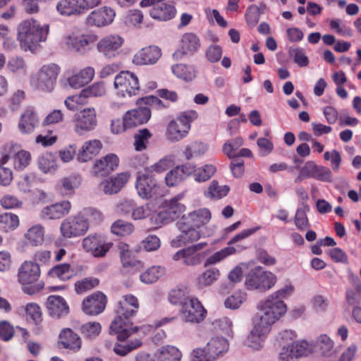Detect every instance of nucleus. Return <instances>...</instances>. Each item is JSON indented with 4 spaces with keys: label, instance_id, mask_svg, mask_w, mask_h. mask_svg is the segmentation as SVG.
I'll list each match as a JSON object with an SVG mask.
<instances>
[{
    "label": "nucleus",
    "instance_id": "obj_1",
    "mask_svg": "<svg viewBox=\"0 0 361 361\" xmlns=\"http://www.w3.org/2000/svg\"><path fill=\"white\" fill-rule=\"evenodd\" d=\"M291 285L278 290L270 295L265 300L260 301L254 320V327L248 336L246 343L250 348L259 350L262 343L270 332L271 326L286 312V305L282 300L293 292Z\"/></svg>",
    "mask_w": 361,
    "mask_h": 361
},
{
    "label": "nucleus",
    "instance_id": "obj_2",
    "mask_svg": "<svg viewBox=\"0 0 361 361\" xmlns=\"http://www.w3.org/2000/svg\"><path fill=\"white\" fill-rule=\"evenodd\" d=\"M138 299L132 294L123 296L116 309V317L111 322L110 331L117 335L118 341H126L132 334L138 331L137 326H133L132 318L138 312Z\"/></svg>",
    "mask_w": 361,
    "mask_h": 361
},
{
    "label": "nucleus",
    "instance_id": "obj_3",
    "mask_svg": "<svg viewBox=\"0 0 361 361\" xmlns=\"http://www.w3.org/2000/svg\"><path fill=\"white\" fill-rule=\"evenodd\" d=\"M49 30V25H41L33 18L26 19L18 26L17 39L25 50H32L39 42L46 41Z\"/></svg>",
    "mask_w": 361,
    "mask_h": 361
},
{
    "label": "nucleus",
    "instance_id": "obj_4",
    "mask_svg": "<svg viewBox=\"0 0 361 361\" xmlns=\"http://www.w3.org/2000/svg\"><path fill=\"white\" fill-rule=\"evenodd\" d=\"M39 264L32 261H25L18 270V281L22 286V290L28 295H35L44 287L40 280Z\"/></svg>",
    "mask_w": 361,
    "mask_h": 361
},
{
    "label": "nucleus",
    "instance_id": "obj_5",
    "mask_svg": "<svg viewBox=\"0 0 361 361\" xmlns=\"http://www.w3.org/2000/svg\"><path fill=\"white\" fill-rule=\"evenodd\" d=\"M198 113L195 110L180 112L176 119H172L167 125L166 137L171 142H178L188 135L191 123L197 120Z\"/></svg>",
    "mask_w": 361,
    "mask_h": 361
},
{
    "label": "nucleus",
    "instance_id": "obj_6",
    "mask_svg": "<svg viewBox=\"0 0 361 361\" xmlns=\"http://www.w3.org/2000/svg\"><path fill=\"white\" fill-rule=\"evenodd\" d=\"M276 281L277 277L274 273L257 267L247 274L245 285L247 290L266 292L274 287Z\"/></svg>",
    "mask_w": 361,
    "mask_h": 361
},
{
    "label": "nucleus",
    "instance_id": "obj_7",
    "mask_svg": "<svg viewBox=\"0 0 361 361\" xmlns=\"http://www.w3.org/2000/svg\"><path fill=\"white\" fill-rule=\"evenodd\" d=\"M97 40V35L93 32L82 33L80 31H74L64 37V42L67 48L80 55L87 54Z\"/></svg>",
    "mask_w": 361,
    "mask_h": 361
},
{
    "label": "nucleus",
    "instance_id": "obj_8",
    "mask_svg": "<svg viewBox=\"0 0 361 361\" xmlns=\"http://www.w3.org/2000/svg\"><path fill=\"white\" fill-rule=\"evenodd\" d=\"M60 71V67L56 63L44 65L32 78L31 83L39 90L51 92L54 89Z\"/></svg>",
    "mask_w": 361,
    "mask_h": 361
},
{
    "label": "nucleus",
    "instance_id": "obj_9",
    "mask_svg": "<svg viewBox=\"0 0 361 361\" xmlns=\"http://www.w3.org/2000/svg\"><path fill=\"white\" fill-rule=\"evenodd\" d=\"M89 229V221L81 213L66 218L61 224V234L65 238L84 235Z\"/></svg>",
    "mask_w": 361,
    "mask_h": 361
},
{
    "label": "nucleus",
    "instance_id": "obj_10",
    "mask_svg": "<svg viewBox=\"0 0 361 361\" xmlns=\"http://www.w3.org/2000/svg\"><path fill=\"white\" fill-rule=\"evenodd\" d=\"M135 188L139 196L143 199L157 198L163 195L160 185L148 171L137 176Z\"/></svg>",
    "mask_w": 361,
    "mask_h": 361
},
{
    "label": "nucleus",
    "instance_id": "obj_11",
    "mask_svg": "<svg viewBox=\"0 0 361 361\" xmlns=\"http://www.w3.org/2000/svg\"><path fill=\"white\" fill-rule=\"evenodd\" d=\"M114 85L123 97L137 95L140 90L137 76L129 71H122L117 74Z\"/></svg>",
    "mask_w": 361,
    "mask_h": 361
},
{
    "label": "nucleus",
    "instance_id": "obj_12",
    "mask_svg": "<svg viewBox=\"0 0 361 361\" xmlns=\"http://www.w3.org/2000/svg\"><path fill=\"white\" fill-rule=\"evenodd\" d=\"M207 246V243L201 242L191 246L183 248L176 252L173 256L175 261L183 260L186 266H196L202 263L203 255L198 251Z\"/></svg>",
    "mask_w": 361,
    "mask_h": 361
},
{
    "label": "nucleus",
    "instance_id": "obj_13",
    "mask_svg": "<svg viewBox=\"0 0 361 361\" xmlns=\"http://www.w3.org/2000/svg\"><path fill=\"white\" fill-rule=\"evenodd\" d=\"M124 39L118 35H109L102 37L97 43V49L104 58L111 59L116 57Z\"/></svg>",
    "mask_w": 361,
    "mask_h": 361
},
{
    "label": "nucleus",
    "instance_id": "obj_14",
    "mask_svg": "<svg viewBox=\"0 0 361 361\" xmlns=\"http://www.w3.org/2000/svg\"><path fill=\"white\" fill-rule=\"evenodd\" d=\"M97 125V114L94 108H85L75 116L74 130L79 134L92 130Z\"/></svg>",
    "mask_w": 361,
    "mask_h": 361
},
{
    "label": "nucleus",
    "instance_id": "obj_15",
    "mask_svg": "<svg viewBox=\"0 0 361 361\" xmlns=\"http://www.w3.org/2000/svg\"><path fill=\"white\" fill-rule=\"evenodd\" d=\"M181 314L187 322L200 323L205 319L207 310L200 300L192 298L181 307Z\"/></svg>",
    "mask_w": 361,
    "mask_h": 361
},
{
    "label": "nucleus",
    "instance_id": "obj_16",
    "mask_svg": "<svg viewBox=\"0 0 361 361\" xmlns=\"http://www.w3.org/2000/svg\"><path fill=\"white\" fill-rule=\"evenodd\" d=\"M312 352V344L305 341L292 343L284 346L279 353V358L282 361H294L300 357L307 356Z\"/></svg>",
    "mask_w": 361,
    "mask_h": 361
},
{
    "label": "nucleus",
    "instance_id": "obj_17",
    "mask_svg": "<svg viewBox=\"0 0 361 361\" xmlns=\"http://www.w3.org/2000/svg\"><path fill=\"white\" fill-rule=\"evenodd\" d=\"M106 304V296L103 293L97 291L84 299L82 310L88 315H98L104 311Z\"/></svg>",
    "mask_w": 361,
    "mask_h": 361
},
{
    "label": "nucleus",
    "instance_id": "obj_18",
    "mask_svg": "<svg viewBox=\"0 0 361 361\" xmlns=\"http://www.w3.org/2000/svg\"><path fill=\"white\" fill-rule=\"evenodd\" d=\"M119 159L114 154H109L96 159L92 166V173L97 177L107 176L118 166Z\"/></svg>",
    "mask_w": 361,
    "mask_h": 361
},
{
    "label": "nucleus",
    "instance_id": "obj_19",
    "mask_svg": "<svg viewBox=\"0 0 361 361\" xmlns=\"http://www.w3.org/2000/svg\"><path fill=\"white\" fill-rule=\"evenodd\" d=\"M72 208L68 200H62L49 204L42 209L39 215L44 220H57L68 215Z\"/></svg>",
    "mask_w": 361,
    "mask_h": 361
},
{
    "label": "nucleus",
    "instance_id": "obj_20",
    "mask_svg": "<svg viewBox=\"0 0 361 361\" xmlns=\"http://www.w3.org/2000/svg\"><path fill=\"white\" fill-rule=\"evenodd\" d=\"M116 16L115 11L111 7L104 6L92 11L87 17V23L91 26L104 27L110 25Z\"/></svg>",
    "mask_w": 361,
    "mask_h": 361
},
{
    "label": "nucleus",
    "instance_id": "obj_21",
    "mask_svg": "<svg viewBox=\"0 0 361 361\" xmlns=\"http://www.w3.org/2000/svg\"><path fill=\"white\" fill-rule=\"evenodd\" d=\"M82 247L88 252H91L94 257H104L109 250L111 244L106 243L99 235H90L82 240Z\"/></svg>",
    "mask_w": 361,
    "mask_h": 361
},
{
    "label": "nucleus",
    "instance_id": "obj_22",
    "mask_svg": "<svg viewBox=\"0 0 361 361\" xmlns=\"http://www.w3.org/2000/svg\"><path fill=\"white\" fill-rule=\"evenodd\" d=\"M82 176L78 173H71L59 180L54 185L56 193L62 196H71L75 193L82 183Z\"/></svg>",
    "mask_w": 361,
    "mask_h": 361
},
{
    "label": "nucleus",
    "instance_id": "obj_23",
    "mask_svg": "<svg viewBox=\"0 0 361 361\" xmlns=\"http://www.w3.org/2000/svg\"><path fill=\"white\" fill-rule=\"evenodd\" d=\"M179 224L180 233L171 240L172 247H179L186 245L197 241L201 238L200 231L192 226H188L184 221L179 223Z\"/></svg>",
    "mask_w": 361,
    "mask_h": 361
},
{
    "label": "nucleus",
    "instance_id": "obj_24",
    "mask_svg": "<svg viewBox=\"0 0 361 361\" xmlns=\"http://www.w3.org/2000/svg\"><path fill=\"white\" fill-rule=\"evenodd\" d=\"M59 344L63 348L76 353L82 348V340L80 336L73 330L64 328L59 334Z\"/></svg>",
    "mask_w": 361,
    "mask_h": 361
},
{
    "label": "nucleus",
    "instance_id": "obj_25",
    "mask_svg": "<svg viewBox=\"0 0 361 361\" xmlns=\"http://www.w3.org/2000/svg\"><path fill=\"white\" fill-rule=\"evenodd\" d=\"M161 56V49L157 46H149L138 51L133 56V62L139 66L154 64Z\"/></svg>",
    "mask_w": 361,
    "mask_h": 361
},
{
    "label": "nucleus",
    "instance_id": "obj_26",
    "mask_svg": "<svg viewBox=\"0 0 361 361\" xmlns=\"http://www.w3.org/2000/svg\"><path fill=\"white\" fill-rule=\"evenodd\" d=\"M193 168L192 164L178 166L168 172L165 176L166 184L169 187L176 186L183 182L188 176L192 175Z\"/></svg>",
    "mask_w": 361,
    "mask_h": 361
},
{
    "label": "nucleus",
    "instance_id": "obj_27",
    "mask_svg": "<svg viewBox=\"0 0 361 361\" xmlns=\"http://www.w3.org/2000/svg\"><path fill=\"white\" fill-rule=\"evenodd\" d=\"M38 123V116L34 108L28 106L20 115L18 126L22 134H29L34 131Z\"/></svg>",
    "mask_w": 361,
    "mask_h": 361
},
{
    "label": "nucleus",
    "instance_id": "obj_28",
    "mask_svg": "<svg viewBox=\"0 0 361 361\" xmlns=\"http://www.w3.org/2000/svg\"><path fill=\"white\" fill-rule=\"evenodd\" d=\"M130 176V173L122 172L110 179L102 181L99 186L102 188L105 194L112 195L117 193L126 184Z\"/></svg>",
    "mask_w": 361,
    "mask_h": 361
},
{
    "label": "nucleus",
    "instance_id": "obj_29",
    "mask_svg": "<svg viewBox=\"0 0 361 361\" xmlns=\"http://www.w3.org/2000/svg\"><path fill=\"white\" fill-rule=\"evenodd\" d=\"M118 249L120 251L121 261L124 268L128 269L129 271H132L133 272L140 271L144 268V263L133 256L128 244L120 243L118 245Z\"/></svg>",
    "mask_w": 361,
    "mask_h": 361
},
{
    "label": "nucleus",
    "instance_id": "obj_30",
    "mask_svg": "<svg viewBox=\"0 0 361 361\" xmlns=\"http://www.w3.org/2000/svg\"><path fill=\"white\" fill-rule=\"evenodd\" d=\"M47 307L49 314L54 318L59 319L66 316L69 307L65 299L59 295H50L47 298Z\"/></svg>",
    "mask_w": 361,
    "mask_h": 361
},
{
    "label": "nucleus",
    "instance_id": "obj_31",
    "mask_svg": "<svg viewBox=\"0 0 361 361\" xmlns=\"http://www.w3.org/2000/svg\"><path fill=\"white\" fill-rule=\"evenodd\" d=\"M124 116L127 126L131 128L147 123L151 117V110L148 107H139L128 111Z\"/></svg>",
    "mask_w": 361,
    "mask_h": 361
},
{
    "label": "nucleus",
    "instance_id": "obj_32",
    "mask_svg": "<svg viewBox=\"0 0 361 361\" xmlns=\"http://www.w3.org/2000/svg\"><path fill=\"white\" fill-rule=\"evenodd\" d=\"M176 13V7L160 0L157 5H154L149 11L150 16L156 20L166 21L173 18Z\"/></svg>",
    "mask_w": 361,
    "mask_h": 361
},
{
    "label": "nucleus",
    "instance_id": "obj_33",
    "mask_svg": "<svg viewBox=\"0 0 361 361\" xmlns=\"http://www.w3.org/2000/svg\"><path fill=\"white\" fill-rule=\"evenodd\" d=\"M211 216V212L208 209L201 208L190 212L187 216H183L182 220L188 226L197 229L207 224L210 221Z\"/></svg>",
    "mask_w": 361,
    "mask_h": 361
},
{
    "label": "nucleus",
    "instance_id": "obj_34",
    "mask_svg": "<svg viewBox=\"0 0 361 361\" xmlns=\"http://www.w3.org/2000/svg\"><path fill=\"white\" fill-rule=\"evenodd\" d=\"M94 76V69L91 66H87L78 72H74L68 78L67 82L71 87L78 89L91 82Z\"/></svg>",
    "mask_w": 361,
    "mask_h": 361
},
{
    "label": "nucleus",
    "instance_id": "obj_35",
    "mask_svg": "<svg viewBox=\"0 0 361 361\" xmlns=\"http://www.w3.org/2000/svg\"><path fill=\"white\" fill-rule=\"evenodd\" d=\"M102 143L99 140L85 142L79 150L77 159L80 162H87L97 156L102 149Z\"/></svg>",
    "mask_w": 361,
    "mask_h": 361
},
{
    "label": "nucleus",
    "instance_id": "obj_36",
    "mask_svg": "<svg viewBox=\"0 0 361 361\" xmlns=\"http://www.w3.org/2000/svg\"><path fill=\"white\" fill-rule=\"evenodd\" d=\"M75 275V271L69 263L59 264L51 267L47 272V277L67 281Z\"/></svg>",
    "mask_w": 361,
    "mask_h": 361
},
{
    "label": "nucleus",
    "instance_id": "obj_37",
    "mask_svg": "<svg viewBox=\"0 0 361 361\" xmlns=\"http://www.w3.org/2000/svg\"><path fill=\"white\" fill-rule=\"evenodd\" d=\"M312 352L321 354L322 356L331 357L334 353V343L326 334L319 336L314 344L312 345Z\"/></svg>",
    "mask_w": 361,
    "mask_h": 361
},
{
    "label": "nucleus",
    "instance_id": "obj_38",
    "mask_svg": "<svg viewBox=\"0 0 361 361\" xmlns=\"http://www.w3.org/2000/svg\"><path fill=\"white\" fill-rule=\"evenodd\" d=\"M228 343L223 337L212 338L207 345V350L210 357L214 360L219 355L227 352L228 350Z\"/></svg>",
    "mask_w": 361,
    "mask_h": 361
},
{
    "label": "nucleus",
    "instance_id": "obj_39",
    "mask_svg": "<svg viewBox=\"0 0 361 361\" xmlns=\"http://www.w3.org/2000/svg\"><path fill=\"white\" fill-rule=\"evenodd\" d=\"M60 14L70 16L82 13L80 0H61L56 5Z\"/></svg>",
    "mask_w": 361,
    "mask_h": 361
},
{
    "label": "nucleus",
    "instance_id": "obj_40",
    "mask_svg": "<svg viewBox=\"0 0 361 361\" xmlns=\"http://www.w3.org/2000/svg\"><path fill=\"white\" fill-rule=\"evenodd\" d=\"M200 47L199 37L194 33H185L181 38L180 48L183 54H191Z\"/></svg>",
    "mask_w": 361,
    "mask_h": 361
},
{
    "label": "nucleus",
    "instance_id": "obj_41",
    "mask_svg": "<svg viewBox=\"0 0 361 361\" xmlns=\"http://www.w3.org/2000/svg\"><path fill=\"white\" fill-rule=\"evenodd\" d=\"M25 237L30 245H41L44 240V227L42 224H35L27 230Z\"/></svg>",
    "mask_w": 361,
    "mask_h": 361
},
{
    "label": "nucleus",
    "instance_id": "obj_42",
    "mask_svg": "<svg viewBox=\"0 0 361 361\" xmlns=\"http://www.w3.org/2000/svg\"><path fill=\"white\" fill-rule=\"evenodd\" d=\"M191 298L188 288L185 286H177L169 293V301L173 305H180L181 307Z\"/></svg>",
    "mask_w": 361,
    "mask_h": 361
},
{
    "label": "nucleus",
    "instance_id": "obj_43",
    "mask_svg": "<svg viewBox=\"0 0 361 361\" xmlns=\"http://www.w3.org/2000/svg\"><path fill=\"white\" fill-rule=\"evenodd\" d=\"M0 216V228L4 232L14 231L20 224L18 216L13 213L2 212Z\"/></svg>",
    "mask_w": 361,
    "mask_h": 361
},
{
    "label": "nucleus",
    "instance_id": "obj_44",
    "mask_svg": "<svg viewBox=\"0 0 361 361\" xmlns=\"http://www.w3.org/2000/svg\"><path fill=\"white\" fill-rule=\"evenodd\" d=\"M37 164L44 173H54L58 169L55 157L51 154H44L39 157Z\"/></svg>",
    "mask_w": 361,
    "mask_h": 361
},
{
    "label": "nucleus",
    "instance_id": "obj_45",
    "mask_svg": "<svg viewBox=\"0 0 361 361\" xmlns=\"http://www.w3.org/2000/svg\"><path fill=\"white\" fill-rule=\"evenodd\" d=\"M165 274V269L160 266H152L140 275V281L146 284L156 282Z\"/></svg>",
    "mask_w": 361,
    "mask_h": 361
},
{
    "label": "nucleus",
    "instance_id": "obj_46",
    "mask_svg": "<svg viewBox=\"0 0 361 361\" xmlns=\"http://www.w3.org/2000/svg\"><path fill=\"white\" fill-rule=\"evenodd\" d=\"M220 276L221 272L218 268L207 269L197 277L198 286L201 288L211 286L219 279Z\"/></svg>",
    "mask_w": 361,
    "mask_h": 361
},
{
    "label": "nucleus",
    "instance_id": "obj_47",
    "mask_svg": "<svg viewBox=\"0 0 361 361\" xmlns=\"http://www.w3.org/2000/svg\"><path fill=\"white\" fill-rule=\"evenodd\" d=\"M134 225L123 219H118L111 226V231L117 236H127L134 231Z\"/></svg>",
    "mask_w": 361,
    "mask_h": 361
},
{
    "label": "nucleus",
    "instance_id": "obj_48",
    "mask_svg": "<svg viewBox=\"0 0 361 361\" xmlns=\"http://www.w3.org/2000/svg\"><path fill=\"white\" fill-rule=\"evenodd\" d=\"M193 171L192 175L195 180L197 182H205L208 180L211 177L216 173V169L212 164H205L204 166L195 168V166L192 165Z\"/></svg>",
    "mask_w": 361,
    "mask_h": 361
},
{
    "label": "nucleus",
    "instance_id": "obj_49",
    "mask_svg": "<svg viewBox=\"0 0 361 361\" xmlns=\"http://www.w3.org/2000/svg\"><path fill=\"white\" fill-rule=\"evenodd\" d=\"M181 352L175 346L166 345L161 347L158 356V361H180Z\"/></svg>",
    "mask_w": 361,
    "mask_h": 361
},
{
    "label": "nucleus",
    "instance_id": "obj_50",
    "mask_svg": "<svg viewBox=\"0 0 361 361\" xmlns=\"http://www.w3.org/2000/svg\"><path fill=\"white\" fill-rule=\"evenodd\" d=\"M236 252V249L232 246L226 247L219 251L214 252L209 256L205 261L204 266L214 265L223 260L228 257L234 255Z\"/></svg>",
    "mask_w": 361,
    "mask_h": 361
},
{
    "label": "nucleus",
    "instance_id": "obj_51",
    "mask_svg": "<svg viewBox=\"0 0 361 361\" xmlns=\"http://www.w3.org/2000/svg\"><path fill=\"white\" fill-rule=\"evenodd\" d=\"M31 154L29 152L19 148L13 153V166L16 170H23L30 163Z\"/></svg>",
    "mask_w": 361,
    "mask_h": 361
},
{
    "label": "nucleus",
    "instance_id": "obj_52",
    "mask_svg": "<svg viewBox=\"0 0 361 361\" xmlns=\"http://www.w3.org/2000/svg\"><path fill=\"white\" fill-rule=\"evenodd\" d=\"M229 190L228 185H219L218 181L214 180L208 187L206 195L212 199H221L227 195Z\"/></svg>",
    "mask_w": 361,
    "mask_h": 361
},
{
    "label": "nucleus",
    "instance_id": "obj_53",
    "mask_svg": "<svg viewBox=\"0 0 361 361\" xmlns=\"http://www.w3.org/2000/svg\"><path fill=\"white\" fill-rule=\"evenodd\" d=\"M243 140L240 137L227 140L223 146L224 153L229 158L238 157V149L243 145Z\"/></svg>",
    "mask_w": 361,
    "mask_h": 361
},
{
    "label": "nucleus",
    "instance_id": "obj_54",
    "mask_svg": "<svg viewBox=\"0 0 361 361\" xmlns=\"http://www.w3.org/2000/svg\"><path fill=\"white\" fill-rule=\"evenodd\" d=\"M26 318L34 324H38L42 321V313L39 305L35 302H30L25 305Z\"/></svg>",
    "mask_w": 361,
    "mask_h": 361
},
{
    "label": "nucleus",
    "instance_id": "obj_55",
    "mask_svg": "<svg viewBox=\"0 0 361 361\" xmlns=\"http://www.w3.org/2000/svg\"><path fill=\"white\" fill-rule=\"evenodd\" d=\"M152 134L147 128L140 129L134 135L135 148L137 151H142L147 148L149 140Z\"/></svg>",
    "mask_w": 361,
    "mask_h": 361
},
{
    "label": "nucleus",
    "instance_id": "obj_56",
    "mask_svg": "<svg viewBox=\"0 0 361 361\" xmlns=\"http://www.w3.org/2000/svg\"><path fill=\"white\" fill-rule=\"evenodd\" d=\"M99 280L97 278H85L80 281L75 282V290L78 294H81L95 288L99 285Z\"/></svg>",
    "mask_w": 361,
    "mask_h": 361
},
{
    "label": "nucleus",
    "instance_id": "obj_57",
    "mask_svg": "<svg viewBox=\"0 0 361 361\" xmlns=\"http://www.w3.org/2000/svg\"><path fill=\"white\" fill-rule=\"evenodd\" d=\"M172 72L178 78L185 80H191L195 77L193 68L183 63L173 66Z\"/></svg>",
    "mask_w": 361,
    "mask_h": 361
},
{
    "label": "nucleus",
    "instance_id": "obj_58",
    "mask_svg": "<svg viewBox=\"0 0 361 361\" xmlns=\"http://www.w3.org/2000/svg\"><path fill=\"white\" fill-rule=\"evenodd\" d=\"M102 326L99 322H90L84 324L80 327L81 334L88 338H94L100 334Z\"/></svg>",
    "mask_w": 361,
    "mask_h": 361
},
{
    "label": "nucleus",
    "instance_id": "obj_59",
    "mask_svg": "<svg viewBox=\"0 0 361 361\" xmlns=\"http://www.w3.org/2000/svg\"><path fill=\"white\" fill-rule=\"evenodd\" d=\"M23 201L17 196L6 194L0 199V205L5 209H19L23 206Z\"/></svg>",
    "mask_w": 361,
    "mask_h": 361
},
{
    "label": "nucleus",
    "instance_id": "obj_60",
    "mask_svg": "<svg viewBox=\"0 0 361 361\" xmlns=\"http://www.w3.org/2000/svg\"><path fill=\"white\" fill-rule=\"evenodd\" d=\"M288 54L293 59V61L300 67L307 66L309 63L307 56L305 55L303 49L300 47H290Z\"/></svg>",
    "mask_w": 361,
    "mask_h": 361
},
{
    "label": "nucleus",
    "instance_id": "obj_61",
    "mask_svg": "<svg viewBox=\"0 0 361 361\" xmlns=\"http://www.w3.org/2000/svg\"><path fill=\"white\" fill-rule=\"evenodd\" d=\"M20 148V145L13 142L6 143L1 148V158L0 159V165L4 166L8 161L11 157H13L15 151Z\"/></svg>",
    "mask_w": 361,
    "mask_h": 361
},
{
    "label": "nucleus",
    "instance_id": "obj_62",
    "mask_svg": "<svg viewBox=\"0 0 361 361\" xmlns=\"http://www.w3.org/2000/svg\"><path fill=\"white\" fill-rule=\"evenodd\" d=\"M245 300V293L240 291L235 292L225 300L224 304L227 308L235 310L238 308Z\"/></svg>",
    "mask_w": 361,
    "mask_h": 361
},
{
    "label": "nucleus",
    "instance_id": "obj_63",
    "mask_svg": "<svg viewBox=\"0 0 361 361\" xmlns=\"http://www.w3.org/2000/svg\"><path fill=\"white\" fill-rule=\"evenodd\" d=\"M260 14L258 13L257 5L252 4L249 6L245 14V18L247 24L250 27H254L259 22Z\"/></svg>",
    "mask_w": 361,
    "mask_h": 361
},
{
    "label": "nucleus",
    "instance_id": "obj_64",
    "mask_svg": "<svg viewBox=\"0 0 361 361\" xmlns=\"http://www.w3.org/2000/svg\"><path fill=\"white\" fill-rule=\"evenodd\" d=\"M89 97H99L104 96L106 92L104 82H97L85 88Z\"/></svg>",
    "mask_w": 361,
    "mask_h": 361
}]
</instances>
